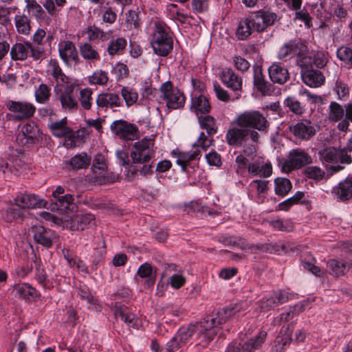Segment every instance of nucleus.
Segmentation results:
<instances>
[{"label":"nucleus","mask_w":352,"mask_h":352,"mask_svg":"<svg viewBox=\"0 0 352 352\" xmlns=\"http://www.w3.org/2000/svg\"><path fill=\"white\" fill-rule=\"evenodd\" d=\"M50 72L56 82L55 88H62L65 85L69 84V78L63 72L58 62L56 60H51L50 62Z\"/></svg>","instance_id":"32"},{"label":"nucleus","mask_w":352,"mask_h":352,"mask_svg":"<svg viewBox=\"0 0 352 352\" xmlns=\"http://www.w3.org/2000/svg\"><path fill=\"white\" fill-rule=\"evenodd\" d=\"M161 98L166 100L168 109H177L184 107L185 97L178 89H173L171 82H166L160 87Z\"/></svg>","instance_id":"10"},{"label":"nucleus","mask_w":352,"mask_h":352,"mask_svg":"<svg viewBox=\"0 0 352 352\" xmlns=\"http://www.w3.org/2000/svg\"><path fill=\"white\" fill-rule=\"evenodd\" d=\"M16 140L23 145H32L43 140V133L36 123L28 122L23 126Z\"/></svg>","instance_id":"12"},{"label":"nucleus","mask_w":352,"mask_h":352,"mask_svg":"<svg viewBox=\"0 0 352 352\" xmlns=\"http://www.w3.org/2000/svg\"><path fill=\"white\" fill-rule=\"evenodd\" d=\"M284 105L297 116H300L305 111V107L294 96H289L285 98Z\"/></svg>","instance_id":"45"},{"label":"nucleus","mask_w":352,"mask_h":352,"mask_svg":"<svg viewBox=\"0 0 352 352\" xmlns=\"http://www.w3.org/2000/svg\"><path fill=\"white\" fill-rule=\"evenodd\" d=\"M204 331L205 328L201 321L196 324L181 327L177 332L176 336L177 338L179 339L180 343H183L185 345L193 334L197 333L199 336V334L203 333Z\"/></svg>","instance_id":"25"},{"label":"nucleus","mask_w":352,"mask_h":352,"mask_svg":"<svg viewBox=\"0 0 352 352\" xmlns=\"http://www.w3.org/2000/svg\"><path fill=\"white\" fill-rule=\"evenodd\" d=\"M328 53L317 52L314 54L313 62L318 68H323L328 62Z\"/></svg>","instance_id":"62"},{"label":"nucleus","mask_w":352,"mask_h":352,"mask_svg":"<svg viewBox=\"0 0 352 352\" xmlns=\"http://www.w3.org/2000/svg\"><path fill=\"white\" fill-rule=\"evenodd\" d=\"M109 80L107 74L103 70H97L89 77L90 84L105 85Z\"/></svg>","instance_id":"53"},{"label":"nucleus","mask_w":352,"mask_h":352,"mask_svg":"<svg viewBox=\"0 0 352 352\" xmlns=\"http://www.w3.org/2000/svg\"><path fill=\"white\" fill-rule=\"evenodd\" d=\"M49 128L52 135L58 138L67 136L71 133V129L67 126L66 118L52 122L49 124Z\"/></svg>","instance_id":"39"},{"label":"nucleus","mask_w":352,"mask_h":352,"mask_svg":"<svg viewBox=\"0 0 352 352\" xmlns=\"http://www.w3.org/2000/svg\"><path fill=\"white\" fill-rule=\"evenodd\" d=\"M55 205L56 209L62 211H66L69 209V206L74 204V197L70 194L58 196L55 198Z\"/></svg>","instance_id":"50"},{"label":"nucleus","mask_w":352,"mask_h":352,"mask_svg":"<svg viewBox=\"0 0 352 352\" xmlns=\"http://www.w3.org/2000/svg\"><path fill=\"white\" fill-rule=\"evenodd\" d=\"M54 90L63 109L66 110H77L78 102L74 95V87L73 85H67L64 89L55 88Z\"/></svg>","instance_id":"16"},{"label":"nucleus","mask_w":352,"mask_h":352,"mask_svg":"<svg viewBox=\"0 0 352 352\" xmlns=\"http://www.w3.org/2000/svg\"><path fill=\"white\" fill-rule=\"evenodd\" d=\"M80 55L86 60L91 61L100 60V54L94 47L88 43L81 44L79 47Z\"/></svg>","instance_id":"43"},{"label":"nucleus","mask_w":352,"mask_h":352,"mask_svg":"<svg viewBox=\"0 0 352 352\" xmlns=\"http://www.w3.org/2000/svg\"><path fill=\"white\" fill-rule=\"evenodd\" d=\"M201 155V151L196 148L192 153L180 152L177 155L176 163L181 166L182 170L186 171L189 163Z\"/></svg>","instance_id":"38"},{"label":"nucleus","mask_w":352,"mask_h":352,"mask_svg":"<svg viewBox=\"0 0 352 352\" xmlns=\"http://www.w3.org/2000/svg\"><path fill=\"white\" fill-rule=\"evenodd\" d=\"M126 46V41L124 38H118L111 41L107 52L110 56L122 53Z\"/></svg>","instance_id":"48"},{"label":"nucleus","mask_w":352,"mask_h":352,"mask_svg":"<svg viewBox=\"0 0 352 352\" xmlns=\"http://www.w3.org/2000/svg\"><path fill=\"white\" fill-rule=\"evenodd\" d=\"M58 52L60 58L65 63H68L70 60L75 62L78 60L76 48L72 41H60L58 44Z\"/></svg>","instance_id":"24"},{"label":"nucleus","mask_w":352,"mask_h":352,"mask_svg":"<svg viewBox=\"0 0 352 352\" xmlns=\"http://www.w3.org/2000/svg\"><path fill=\"white\" fill-rule=\"evenodd\" d=\"M6 107L16 121L32 118L36 111V107L27 102L10 100L6 103Z\"/></svg>","instance_id":"11"},{"label":"nucleus","mask_w":352,"mask_h":352,"mask_svg":"<svg viewBox=\"0 0 352 352\" xmlns=\"http://www.w3.org/2000/svg\"><path fill=\"white\" fill-rule=\"evenodd\" d=\"M91 160V157L82 152L72 157L67 162V164L74 170L86 168L90 164Z\"/></svg>","instance_id":"36"},{"label":"nucleus","mask_w":352,"mask_h":352,"mask_svg":"<svg viewBox=\"0 0 352 352\" xmlns=\"http://www.w3.org/2000/svg\"><path fill=\"white\" fill-rule=\"evenodd\" d=\"M333 90L336 92L338 99L341 100L349 95V87L347 84L339 79L336 81Z\"/></svg>","instance_id":"57"},{"label":"nucleus","mask_w":352,"mask_h":352,"mask_svg":"<svg viewBox=\"0 0 352 352\" xmlns=\"http://www.w3.org/2000/svg\"><path fill=\"white\" fill-rule=\"evenodd\" d=\"M88 38L90 40L99 39L102 41H107L111 37V32H104L96 25L89 26L87 28Z\"/></svg>","instance_id":"47"},{"label":"nucleus","mask_w":352,"mask_h":352,"mask_svg":"<svg viewBox=\"0 0 352 352\" xmlns=\"http://www.w3.org/2000/svg\"><path fill=\"white\" fill-rule=\"evenodd\" d=\"M190 109L196 113L197 115L199 113H206L210 110V104L205 96L202 94L197 96L195 94L192 97Z\"/></svg>","instance_id":"33"},{"label":"nucleus","mask_w":352,"mask_h":352,"mask_svg":"<svg viewBox=\"0 0 352 352\" xmlns=\"http://www.w3.org/2000/svg\"><path fill=\"white\" fill-rule=\"evenodd\" d=\"M192 212L199 214V217H206V215H212L214 212L208 207L201 206L198 202H191L186 206Z\"/></svg>","instance_id":"56"},{"label":"nucleus","mask_w":352,"mask_h":352,"mask_svg":"<svg viewBox=\"0 0 352 352\" xmlns=\"http://www.w3.org/2000/svg\"><path fill=\"white\" fill-rule=\"evenodd\" d=\"M199 122L201 127L206 130L208 135H212L217 132V126L213 117L210 116H200Z\"/></svg>","instance_id":"46"},{"label":"nucleus","mask_w":352,"mask_h":352,"mask_svg":"<svg viewBox=\"0 0 352 352\" xmlns=\"http://www.w3.org/2000/svg\"><path fill=\"white\" fill-rule=\"evenodd\" d=\"M291 295L285 291L278 290L274 292L271 295L266 296L258 302L263 311H269L276 306L287 302Z\"/></svg>","instance_id":"15"},{"label":"nucleus","mask_w":352,"mask_h":352,"mask_svg":"<svg viewBox=\"0 0 352 352\" xmlns=\"http://www.w3.org/2000/svg\"><path fill=\"white\" fill-rule=\"evenodd\" d=\"M312 162L311 157L301 148H296L289 151L287 159L282 166L283 171L289 173Z\"/></svg>","instance_id":"9"},{"label":"nucleus","mask_w":352,"mask_h":352,"mask_svg":"<svg viewBox=\"0 0 352 352\" xmlns=\"http://www.w3.org/2000/svg\"><path fill=\"white\" fill-rule=\"evenodd\" d=\"M305 50V45L300 41H289L285 43L280 49L278 53L279 59H285L287 57L298 54H302Z\"/></svg>","instance_id":"22"},{"label":"nucleus","mask_w":352,"mask_h":352,"mask_svg":"<svg viewBox=\"0 0 352 352\" xmlns=\"http://www.w3.org/2000/svg\"><path fill=\"white\" fill-rule=\"evenodd\" d=\"M25 2L26 8L29 13L32 12L36 18H43L44 10L36 0H25Z\"/></svg>","instance_id":"54"},{"label":"nucleus","mask_w":352,"mask_h":352,"mask_svg":"<svg viewBox=\"0 0 352 352\" xmlns=\"http://www.w3.org/2000/svg\"><path fill=\"white\" fill-rule=\"evenodd\" d=\"M275 193L279 196H285L292 188L291 182L287 178L278 177L274 180Z\"/></svg>","instance_id":"44"},{"label":"nucleus","mask_w":352,"mask_h":352,"mask_svg":"<svg viewBox=\"0 0 352 352\" xmlns=\"http://www.w3.org/2000/svg\"><path fill=\"white\" fill-rule=\"evenodd\" d=\"M184 344L180 343L179 339L177 338L175 335L169 342L166 344V352H176Z\"/></svg>","instance_id":"64"},{"label":"nucleus","mask_w":352,"mask_h":352,"mask_svg":"<svg viewBox=\"0 0 352 352\" xmlns=\"http://www.w3.org/2000/svg\"><path fill=\"white\" fill-rule=\"evenodd\" d=\"M302 82L310 87H319L325 80L323 74L314 68L300 74Z\"/></svg>","instance_id":"29"},{"label":"nucleus","mask_w":352,"mask_h":352,"mask_svg":"<svg viewBox=\"0 0 352 352\" xmlns=\"http://www.w3.org/2000/svg\"><path fill=\"white\" fill-rule=\"evenodd\" d=\"M30 232L32 234L34 241L37 243L47 248H50L53 242L58 238V236L54 231L46 229L41 226H32L30 230Z\"/></svg>","instance_id":"17"},{"label":"nucleus","mask_w":352,"mask_h":352,"mask_svg":"<svg viewBox=\"0 0 352 352\" xmlns=\"http://www.w3.org/2000/svg\"><path fill=\"white\" fill-rule=\"evenodd\" d=\"M248 173L253 175H260L263 177H268L272 173V166L270 163L261 164L258 162L249 164Z\"/></svg>","instance_id":"35"},{"label":"nucleus","mask_w":352,"mask_h":352,"mask_svg":"<svg viewBox=\"0 0 352 352\" xmlns=\"http://www.w3.org/2000/svg\"><path fill=\"white\" fill-rule=\"evenodd\" d=\"M50 96V88L43 83L41 84L34 92L36 101L41 104L47 102Z\"/></svg>","instance_id":"49"},{"label":"nucleus","mask_w":352,"mask_h":352,"mask_svg":"<svg viewBox=\"0 0 352 352\" xmlns=\"http://www.w3.org/2000/svg\"><path fill=\"white\" fill-rule=\"evenodd\" d=\"M46 201L34 194H19L14 199V204H11L3 212V217L7 222H12L17 219H23L28 215V209L46 206Z\"/></svg>","instance_id":"1"},{"label":"nucleus","mask_w":352,"mask_h":352,"mask_svg":"<svg viewBox=\"0 0 352 352\" xmlns=\"http://www.w3.org/2000/svg\"><path fill=\"white\" fill-rule=\"evenodd\" d=\"M138 275L142 278H146L144 285L147 288L154 285L156 272L153 271L152 266L149 263H145L141 265L138 270Z\"/></svg>","instance_id":"34"},{"label":"nucleus","mask_w":352,"mask_h":352,"mask_svg":"<svg viewBox=\"0 0 352 352\" xmlns=\"http://www.w3.org/2000/svg\"><path fill=\"white\" fill-rule=\"evenodd\" d=\"M318 154L322 162L332 164L329 168L331 174L342 170L345 165L352 163V157L344 149L328 147L320 151Z\"/></svg>","instance_id":"3"},{"label":"nucleus","mask_w":352,"mask_h":352,"mask_svg":"<svg viewBox=\"0 0 352 352\" xmlns=\"http://www.w3.org/2000/svg\"><path fill=\"white\" fill-rule=\"evenodd\" d=\"M331 194L340 201H347L352 199V179L346 178L331 189Z\"/></svg>","instance_id":"20"},{"label":"nucleus","mask_w":352,"mask_h":352,"mask_svg":"<svg viewBox=\"0 0 352 352\" xmlns=\"http://www.w3.org/2000/svg\"><path fill=\"white\" fill-rule=\"evenodd\" d=\"M10 55L12 60H25L31 56L34 60H38L44 55V50L39 45H34L32 43H16L9 49Z\"/></svg>","instance_id":"5"},{"label":"nucleus","mask_w":352,"mask_h":352,"mask_svg":"<svg viewBox=\"0 0 352 352\" xmlns=\"http://www.w3.org/2000/svg\"><path fill=\"white\" fill-rule=\"evenodd\" d=\"M127 107L135 103L138 98V94L133 89L124 87L120 91Z\"/></svg>","instance_id":"52"},{"label":"nucleus","mask_w":352,"mask_h":352,"mask_svg":"<svg viewBox=\"0 0 352 352\" xmlns=\"http://www.w3.org/2000/svg\"><path fill=\"white\" fill-rule=\"evenodd\" d=\"M94 220V215L91 214H86L81 216H77L73 221L72 226L77 230H83L88 225H89Z\"/></svg>","instance_id":"51"},{"label":"nucleus","mask_w":352,"mask_h":352,"mask_svg":"<svg viewBox=\"0 0 352 352\" xmlns=\"http://www.w3.org/2000/svg\"><path fill=\"white\" fill-rule=\"evenodd\" d=\"M291 334L288 333L286 337H278L275 341V346L272 349L271 352H283L285 346L291 341Z\"/></svg>","instance_id":"60"},{"label":"nucleus","mask_w":352,"mask_h":352,"mask_svg":"<svg viewBox=\"0 0 352 352\" xmlns=\"http://www.w3.org/2000/svg\"><path fill=\"white\" fill-rule=\"evenodd\" d=\"M267 335L266 331H261L256 336L250 338L242 345L241 344V350L243 352H254L258 350L265 342Z\"/></svg>","instance_id":"30"},{"label":"nucleus","mask_w":352,"mask_h":352,"mask_svg":"<svg viewBox=\"0 0 352 352\" xmlns=\"http://www.w3.org/2000/svg\"><path fill=\"white\" fill-rule=\"evenodd\" d=\"M269 76L274 83L285 84L289 79L287 69L280 64L273 63L268 69Z\"/></svg>","instance_id":"26"},{"label":"nucleus","mask_w":352,"mask_h":352,"mask_svg":"<svg viewBox=\"0 0 352 352\" xmlns=\"http://www.w3.org/2000/svg\"><path fill=\"white\" fill-rule=\"evenodd\" d=\"M308 48L305 45L303 54H298L296 56V65L300 68V74L313 68L312 58L308 56Z\"/></svg>","instance_id":"42"},{"label":"nucleus","mask_w":352,"mask_h":352,"mask_svg":"<svg viewBox=\"0 0 352 352\" xmlns=\"http://www.w3.org/2000/svg\"><path fill=\"white\" fill-rule=\"evenodd\" d=\"M254 85L263 95H270L273 91V85L265 79L259 67H254Z\"/></svg>","instance_id":"28"},{"label":"nucleus","mask_w":352,"mask_h":352,"mask_svg":"<svg viewBox=\"0 0 352 352\" xmlns=\"http://www.w3.org/2000/svg\"><path fill=\"white\" fill-rule=\"evenodd\" d=\"M206 159L210 166H220L221 165V156L215 151H212L206 154Z\"/></svg>","instance_id":"63"},{"label":"nucleus","mask_w":352,"mask_h":352,"mask_svg":"<svg viewBox=\"0 0 352 352\" xmlns=\"http://www.w3.org/2000/svg\"><path fill=\"white\" fill-rule=\"evenodd\" d=\"M327 118L330 122H338L337 129L346 133L352 123V102L341 105L336 101H331L328 108Z\"/></svg>","instance_id":"2"},{"label":"nucleus","mask_w":352,"mask_h":352,"mask_svg":"<svg viewBox=\"0 0 352 352\" xmlns=\"http://www.w3.org/2000/svg\"><path fill=\"white\" fill-rule=\"evenodd\" d=\"M96 104L99 109L119 107L122 105V100L119 96L113 93H102L98 96Z\"/></svg>","instance_id":"27"},{"label":"nucleus","mask_w":352,"mask_h":352,"mask_svg":"<svg viewBox=\"0 0 352 352\" xmlns=\"http://www.w3.org/2000/svg\"><path fill=\"white\" fill-rule=\"evenodd\" d=\"M306 176L315 180H321L324 177L325 173L318 166H308L305 170Z\"/></svg>","instance_id":"58"},{"label":"nucleus","mask_w":352,"mask_h":352,"mask_svg":"<svg viewBox=\"0 0 352 352\" xmlns=\"http://www.w3.org/2000/svg\"><path fill=\"white\" fill-rule=\"evenodd\" d=\"M154 52L160 56H165L173 49V39L168 35L166 28L159 22L155 23L151 41Z\"/></svg>","instance_id":"7"},{"label":"nucleus","mask_w":352,"mask_h":352,"mask_svg":"<svg viewBox=\"0 0 352 352\" xmlns=\"http://www.w3.org/2000/svg\"><path fill=\"white\" fill-rule=\"evenodd\" d=\"M289 130L296 138L304 141L311 140L316 133L315 126L308 120H302L289 125Z\"/></svg>","instance_id":"13"},{"label":"nucleus","mask_w":352,"mask_h":352,"mask_svg":"<svg viewBox=\"0 0 352 352\" xmlns=\"http://www.w3.org/2000/svg\"><path fill=\"white\" fill-rule=\"evenodd\" d=\"M154 142L151 138H144L133 145L131 157L133 163L143 164L148 162L153 155Z\"/></svg>","instance_id":"8"},{"label":"nucleus","mask_w":352,"mask_h":352,"mask_svg":"<svg viewBox=\"0 0 352 352\" xmlns=\"http://www.w3.org/2000/svg\"><path fill=\"white\" fill-rule=\"evenodd\" d=\"M14 23L19 34L24 35H28L30 34L31 26L29 17L24 14L16 15L14 17Z\"/></svg>","instance_id":"41"},{"label":"nucleus","mask_w":352,"mask_h":352,"mask_svg":"<svg viewBox=\"0 0 352 352\" xmlns=\"http://www.w3.org/2000/svg\"><path fill=\"white\" fill-rule=\"evenodd\" d=\"M92 91L90 89H84L80 91L79 101L83 109L89 110L91 107Z\"/></svg>","instance_id":"55"},{"label":"nucleus","mask_w":352,"mask_h":352,"mask_svg":"<svg viewBox=\"0 0 352 352\" xmlns=\"http://www.w3.org/2000/svg\"><path fill=\"white\" fill-rule=\"evenodd\" d=\"M352 267V262L349 259H330L327 264L329 274L338 277L344 275Z\"/></svg>","instance_id":"21"},{"label":"nucleus","mask_w":352,"mask_h":352,"mask_svg":"<svg viewBox=\"0 0 352 352\" xmlns=\"http://www.w3.org/2000/svg\"><path fill=\"white\" fill-rule=\"evenodd\" d=\"M249 17L242 19L239 21L236 31V36L239 40H245L248 38L254 30L252 28Z\"/></svg>","instance_id":"37"},{"label":"nucleus","mask_w":352,"mask_h":352,"mask_svg":"<svg viewBox=\"0 0 352 352\" xmlns=\"http://www.w3.org/2000/svg\"><path fill=\"white\" fill-rule=\"evenodd\" d=\"M236 125L245 129H253L267 133L270 122L258 111H246L239 114L234 121Z\"/></svg>","instance_id":"4"},{"label":"nucleus","mask_w":352,"mask_h":352,"mask_svg":"<svg viewBox=\"0 0 352 352\" xmlns=\"http://www.w3.org/2000/svg\"><path fill=\"white\" fill-rule=\"evenodd\" d=\"M115 315L116 317H120L121 319L129 325L133 327L137 326L138 319L135 314L130 312L126 306H120L115 309Z\"/></svg>","instance_id":"40"},{"label":"nucleus","mask_w":352,"mask_h":352,"mask_svg":"<svg viewBox=\"0 0 352 352\" xmlns=\"http://www.w3.org/2000/svg\"><path fill=\"white\" fill-rule=\"evenodd\" d=\"M337 56L341 60L349 62L352 66V49L350 47H340L337 51Z\"/></svg>","instance_id":"61"},{"label":"nucleus","mask_w":352,"mask_h":352,"mask_svg":"<svg viewBox=\"0 0 352 352\" xmlns=\"http://www.w3.org/2000/svg\"><path fill=\"white\" fill-rule=\"evenodd\" d=\"M13 291L15 292V296L24 300H34L39 296L37 291L28 283L14 285Z\"/></svg>","instance_id":"31"},{"label":"nucleus","mask_w":352,"mask_h":352,"mask_svg":"<svg viewBox=\"0 0 352 352\" xmlns=\"http://www.w3.org/2000/svg\"><path fill=\"white\" fill-rule=\"evenodd\" d=\"M204 132H201L196 142L193 144V147L200 150L206 151V149L212 144V140L208 138Z\"/></svg>","instance_id":"59"},{"label":"nucleus","mask_w":352,"mask_h":352,"mask_svg":"<svg viewBox=\"0 0 352 352\" xmlns=\"http://www.w3.org/2000/svg\"><path fill=\"white\" fill-rule=\"evenodd\" d=\"M245 306L246 303H237L234 306L223 308L216 314L207 316L201 321L205 330L216 328L218 325L226 322L237 313L245 309Z\"/></svg>","instance_id":"6"},{"label":"nucleus","mask_w":352,"mask_h":352,"mask_svg":"<svg viewBox=\"0 0 352 352\" xmlns=\"http://www.w3.org/2000/svg\"><path fill=\"white\" fill-rule=\"evenodd\" d=\"M111 130L120 138L133 140L138 138V129L134 124L120 120L114 121L111 125Z\"/></svg>","instance_id":"14"},{"label":"nucleus","mask_w":352,"mask_h":352,"mask_svg":"<svg viewBox=\"0 0 352 352\" xmlns=\"http://www.w3.org/2000/svg\"><path fill=\"white\" fill-rule=\"evenodd\" d=\"M254 31L262 32L274 24L277 19L276 14L266 11H259L250 17Z\"/></svg>","instance_id":"18"},{"label":"nucleus","mask_w":352,"mask_h":352,"mask_svg":"<svg viewBox=\"0 0 352 352\" xmlns=\"http://www.w3.org/2000/svg\"><path fill=\"white\" fill-rule=\"evenodd\" d=\"M247 137V129L238 125L229 129L226 133V140L230 146H241Z\"/></svg>","instance_id":"23"},{"label":"nucleus","mask_w":352,"mask_h":352,"mask_svg":"<svg viewBox=\"0 0 352 352\" xmlns=\"http://www.w3.org/2000/svg\"><path fill=\"white\" fill-rule=\"evenodd\" d=\"M222 82L233 91L236 92L234 99H239L241 94L239 91L242 89V78L236 75L232 69L226 68L221 74Z\"/></svg>","instance_id":"19"}]
</instances>
